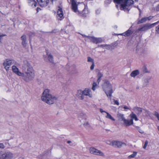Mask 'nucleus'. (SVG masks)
I'll list each match as a JSON object with an SVG mask.
<instances>
[{
    "instance_id": "nucleus-33",
    "label": "nucleus",
    "mask_w": 159,
    "mask_h": 159,
    "mask_svg": "<svg viewBox=\"0 0 159 159\" xmlns=\"http://www.w3.org/2000/svg\"><path fill=\"white\" fill-rule=\"evenodd\" d=\"M88 62H92V63H93V62H94V61H93V60L92 59V58H91L90 57H88Z\"/></svg>"
},
{
    "instance_id": "nucleus-23",
    "label": "nucleus",
    "mask_w": 159,
    "mask_h": 159,
    "mask_svg": "<svg viewBox=\"0 0 159 159\" xmlns=\"http://www.w3.org/2000/svg\"><path fill=\"white\" fill-rule=\"evenodd\" d=\"M47 54L48 56V58L49 61L52 63H53V56L50 54H48V52H47Z\"/></svg>"
},
{
    "instance_id": "nucleus-14",
    "label": "nucleus",
    "mask_w": 159,
    "mask_h": 159,
    "mask_svg": "<svg viewBox=\"0 0 159 159\" xmlns=\"http://www.w3.org/2000/svg\"><path fill=\"white\" fill-rule=\"evenodd\" d=\"M83 92L84 97V96H89L90 98H91L92 97V94L90 89L86 88L83 91Z\"/></svg>"
},
{
    "instance_id": "nucleus-45",
    "label": "nucleus",
    "mask_w": 159,
    "mask_h": 159,
    "mask_svg": "<svg viewBox=\"0 0 159 159\" xmlns=\"http://www.w3.org/2000/svg\"><path fill=\"white\" fill-rule=\"evenodd\" d=\"M72 70V71H74L75 70V66H71L70 68V70Z\"/></svg>"
},
{
    "instance_id": "nucleus-19",
    "label": "nucleus",
    "mask_w": 159,
    "mask_h": 159,
    "mask_svg": "<svg viewBox=\"0 0 159 159\" xmlns=\"http://www.w3.org/2000/svg\"><path fill=\"white\" fill-rule=\"evenodd\" d=\"M21 38L22 40V45L24 47H26L27 43L26 42V35H23L21 37Z\"/></svg>"
},
{
    "instance_id": "nucleus-9",
    "label": "nucleus",
    "mask_w": 159,
    "mask_h": 159,
    "mask_svg": "<svg viewBox=\"0 0 159 159\" xmlns=\"http://www.w3.org/2000/svg\"><path fill=\"white\" fill-rule=\"evenodd\" d=\"M90 152L92 154L97 155L104 156H105L103 152L94 147H91L89 149Z\"/></svg>"
},
{
    "instance_id": "nucleus-28",
    "label": "nucleus",
    "mask_w": 159,
    "mask_h": 159,
    "mask_svg": "<svg viewBox=\"0 0 159 159\" xmlns=\"http://www.w3.org/2000/svg\"><path fill=\"white\" fill-rule=\"evenodd\" d=\"M142 72L143 73H146L149 72L147 67L144 66L142 68Z\"/></svg>"
},
{
    "instance_id": "nucleus-20",
    "label": "nucleus",
    "mask_w": 159,
    "mask_h": 159,
    "mask_svg": "<svg viewBox=\"0 0 159 159\" xmlns=\"http://www.w3.org/2000/svg\"><path fill=\"white\" fill-rule=\"evenodd\" d=\"M58 16L60 18H63V12L62 9L60 7H59V9L57 12Z\"/></svg>"
},
{
    "instance_id": "nucleus-51",
    "label": "nucleus",
    "mask_w": 159,
    "mask_h": 159,
    "mask_svg": "<svg viewBox=\"0 0 159 159\" xmlns=\"http://www.w3.org/2000/svg\"><path fill=\"white\" fill-rule=\"evenodd\" d=\"M98 11V13H99L100 12V11L99 10H98L96 11V13H97V12Z\"/></svg>"
},
{
    "instance_id": "nucleus-30",
    "label": "nucleus",
    "mask_w": 159,
    "mask_h": 159,
    "mask_svg": "<svg viewBox=\"0 0 159 159\" xmlns=\"http://www.w3.org/2000/svg\"><path fill=\"white\" fill-rule=\"evenodd\" d=\"M137 154V152H134L132 154L129 155L128 157L129 158H134L135 157Z\"/></svg>"
},
{
    "instance_id": "nucleus-40",
    "label": "nucleus",
    "mask_w": 159,
    "mask_h": 159,
    "mask_svg": "<svg viewBox=\"0 0 159 159\" xmlns=\"http://www.w3.org/2000/svg\"><path fill=\"white\" fill-rule=\"evenodd\" d=\"M94 62H93V63H92V64L90 67V69L91 70H93L94 69Z\"/></svg>"
},
{
    "instance_id": "nucleus-57",
    "label": "nucleus",
    "mask_w": 159,
    "mask_h": 159,
    "mask_svg": "<svg viewBox=\"0 0 159 159\" xmlns=\"http://www.w3.org/2000/svg\"><path fill=\"white\" fill-rule=\"evenodd\" d=\"M87 12H86V14H87L88 13V11H87Z\"/></svg>"
},
{
    "instance_id": "nucleus-34",
    "label": "nucleus",
    "mask_w": 159,
    "mask_h": 159,
    "mask_svg": "<svg viewBox=\"0 0 159 159\" xmlns=\"http://www.w3.org/2000/svg\"><path fill=\"white\" fill-rule=\"evenodd\" d=\"M148 144V141H146L145 142L143 146V148L144 149H145L146 148V147L147 145Z\"/></svg>"
},
{
    "instance_id": "nucleus-5",
    "label": "nucleus",
    "mask_w": 159,
    "mask_h": 159,
    "mask_svg": "<svg viewBox=\"0 0 159 159\" xmlns=\"http://www.w3.org/2000/svg\"><path fill=\"white\" fill-rule=\"evenodd\" d=\"M159 23V21L152 24H150L149 23H147L146 24H143L141 25L138 29V31L139 32H145L149 29L154 27L157 24Z\"/></svg>"
},
{
    "instance_id": "nucleus-52",
    "label": "nucleus",
    "mask_w": 159,
    "mask_h": 159,
    "mask_svg": "<svg viewBox=\"0 0 159 159\" xmlns=\"http://www.w3.org/2000/svg\"><path fill=\"white\" fill-rule=\"evenodd\" d=\"M136 2H138V0H134Z\"/></svg>"
},
{
    "instance_id": "nucleus-2",
    "label": "nucleus",
    "mask_w": 159,
    "mask_h": 159,
    "mask_svg": "<svg viewBox=\"0 0 159 159\" xmlns=\"http://www.w3.org/2000/svg\"><path fill=\"white\" fill-rule=\"evenodd\" d=\"M42 101L48 104H53L57 99V98L52 95L50 93V90L48 89H45L41 97Z\"/></svg>"
},
{
    "instance_id": "nucleus-26",
    "label": "nucleus",
    "mask_w": 159,
    "mask_h": 159,
    "mask_svg": "<svg viewBox=\"0 0 159 159\" xmlns=\"http://www.w3.org/2000/svg\"><path fill=\"white\" fill-rule=\"evenodd\" d=\"M106 113L107 114V116L106 117V118L110 119L111 120L114 121L115 120V119L113 118L111 115L110 114L108 113L107 112H106Z\"/></svg>"
},
{
    "instance_id": "nucleus-31",
    "label": "nucleus",
    "mask_w": 159,
    "mask_h": 159,
    "mask_svg": "<svg viewBox=\"0 0 159 159\" xmlns=\"http://www.w3.org/2000/svg\"><path fill=\"white\" fill-rule=\"evenodd\" d=\"M153 115L157 117V119L159 121V114L157 112L155 111Z\"/></svg>"
},
{
    "instance_id": "nucleus-38",
    "label": "nucleus",
    "mask_w": 159,
    "mask_h": 159,
    "mask_svg": "<svg viewBox=\"0 0 159 159\" xmlns=\"http://www.w3.org/2000/svg\"><path fill=\"white\" fill-rule=\"evenodd\" d=\"M123 108L125 109L124 111H127V110H130V109L129 107H127L126 106H124V107Z\"/></svg>"
},
{
    "instance_id": "nucleus-53",
    "label": "nucleus",
    "mask_w": 159,
    "mask_h": 159,
    "mask_svg": "<svg viewBox=\"0 0 159 159\" xmlns=\"http://www.w3.org/2000/svg\"><path fill=\"white\" fill-rule=\"evenodd\" d=\"M116 7H118V5H116Z\"/></svg>"
},
{
    "instance_id": "nucleus-22",
    "label": "nucleus",
    "mask_w": 159,
    "mask_h": 159,
    "mask_svg": "<svg viewBox=\"0 0 159 159\" xmlns=\"http://www.w3.org/2000/svg\"><path fill=\"white\" fill-rule=\"evenodd\" d=\"M139 74V72L138 70H136L133 71L130 74V76L133 77H135L136 75Z\"/></svg>"
},
{
    "instance_id": "nucleus-54",
    "label": "nucleus",
    "mask_w": 159,
    "mask_h": 159,
    "mask_svg": "<svg viewBox=\"0 0 159 159\" xmlns=\"http://www.w3.org/2000/svg\"><path fill=\"white\" fill-rule=\"evenodd\" d=\"M114 27H115V28H117V26H115Z\"/></svg>"
},
{
    "instance_id": "nucleus-37",
    "label": "nucleus",
    "mask_w": 159,
    "mask_h": 159,
    "mask_svg": "<svg viewBox=\"0 0 159 159\" xmlns=\"http://www.w3.org/2000/svg\"><path fill=\"white\" fill-rule=\"evenodd\" d=\"M6 36V35L5 34H2V35H0V42H1L2 39V37Z\"/></svg>"
},
{
    "instance_id": "nucleus-47",
    "label": "nucleus",
    "mask_w": 159,
    "mask_h": 159,
    "mask_svg": "<svg viewBox=\"0 0 159 159\" xmlns=\"http://www.w3.org/2000/svg\"><path fill=\"white\" fill-rule=\"evenodd\" d=\"M100 112L101 113H102L103 112L106 113V111H103L102 109H101V108L100 109Z\"/></svg>"
},
{
    "instance_id": "nucleus-58",
    "label": "nucleus",
    "mask_w": 159,
    "mask_h": 159,
    "mask_svg": "<svg viewBox=\"0 0 159 159\" xmlns=\"http://www.w3.org/2000/svg\"><path fill=\"white\" fill-rule=\"evenodd\" d=\"M38 1V0H36V1Z\"/></svg>"
},
{
    "instance_id": "nucleus-3",
    "label": "nucleus",
    "mask_w": 159,
    "mask_h": 159,
    "mask_svg": "<svg viewBox=\"0 0 159 159\" xmlns=\"http://www.w3.org/2000/svg\"><path fill=\"white\" fill-rule=\"evenodd\" d=\"M102 87L107 97L111 99L112 94L113 92L111 84L109 81L106 80L102 84Z\"/></svg>"
},
{
    "instance_id": "nucleus-8",
    "label": "nucleus",
    "mask_w": 159,
    "mask_h": 159,
    "mask_svg": "<svg viewBox=\"0 0 159 159\" xmlns=\"http://www.w3.org/2000/svg\"><path fill=\"white\" fill-rule=\"evenodd\" d=\"M133 109L135 111L138 116L140 115L142 112L145 113V116H149L150 114L149 111L144 109L142 110L140 107H135L133 108Z\"/></svg>"
},
{
    "instance_id": "nucleus-7",
    "label": "nucleus",
    "mask_w": 159,
    "mask_h": 159,
    "mask_svg": "<svg viewBox=\"0 0 159 159\" xmlns=\"http://www.w3.org/2000/svg\"><path fill=\"white\" fill-rule=\"evenodd\" d=\"M15 62V60L13 59H7L4 61L3 63V65L4 68L7 71H8L10 68V67L12 64H14Z\"/></svg>"
},
{
    "instance_id": "nucleus-12",
    "label": "nucleus",
    "mask_w": 159,
    "mask_h": 159,
    "mask_svg": "<svg viewBox=\"0 0 159 159\" xmlns=\"http://www.w3.org/2000/svg\"><path fill=\"white\" fill-rule=\"evenodd\" d=\"M153 17V16H149V17H144L142 18L141 20H139L138 22V24H140L145 22L147 20H150Z\"/></svg>"
},
{
    "instance_id": "nucleus-10",
    "label": "nucleus",
    "mask_w": 159,
    "mask_h": 159,
    "mask_svg": "<svg viewBox=\"0 0 159 159\" xmlns=\"http://www.w3.org/2000/svg\"><path fill=\"white\" fill-rule=\"evenodd\" d=\"M82 35L83 37L88 38L92 42L95 43L97 44L98 43H100L102 41V39L100 38H96L93 36H87L83 34Z\"/></svg>"
},
{
    "instance_id": "nucleus-18",
    "label": "nucleus",
    "mask_w": 159,
    "mask_h": 159,
    "mask_svg": "<svg viewBox=\"0 0 159 159\" xmlns=\"http://www.w3.org/2000/svg\"><path fill=\"white\" fill-rule=\"evenodd\" d=\"M124 123L126 126H129L133 124V121L132 120H128L125 119L124 120Z\"/></svg>"
},
{
    "instance_id": "nucleus-21",
    "label": "nucleus",
    "mask_w": 159,
    "mask_h": 159,
    "mask_svg": "<svg viewBox=\"0 0 159 159\" xmlns=\"http://www.w3.org/2000/svg\"><path fill=\"white\" fill-rule=\"evenodd\" d=\"M129 116L131 118L130 120H133V119H134L135 121H137L138 120L136 115L134 114L133 112H132L131 114H130Z\"/></svg>"
},
{
    "instance_id": "nucleus-42",
    "label": "nucleus",
    "mask_w": 159,
    "mask_h": 159,
    "mask_svg": "<svg viewBox=\"0 0 159 159\" xmlns=\"http://www.w3.org/2000/svg\"><path fill=\"white\" fill-rule=\"evenodd\" d=\"M29 35L30 36V39L31 37L32 36H34V34L33 33H29Z\"/></svg>"
},
{
    "instance_id": "nucleus-55",
    "label": "nucleus",
    "mask_w": 159,
    "mask_h": 159,
    "mask_svg": "<svg viewBox=\"0 0 159 159\" xmlns=\"http://www.w3.org/2000/svg\"><path fill=\"white\" fill-rule=\"evenodd\" d=\"M157 128H158V130H159V126H158V127H157Z\"/></svg>"
},
{
    "instance_id": "nucleus-24",
    "label": "nucleus",
    "mask_w": 159,
    "mask_h": 159,
    "mask_svg": "<svg viewBox=\"0 0 159 159\" xmlns=\"http://www.w3.org/2000/svg\"><path fill=\"white\" fill-rule=\"evenodd\" d=\"M117 116L119 119L121 121H124V120L125 119L124 117V114L119 113L117 114Z\"/></svg>"
},
{
    "instance_id": "nucleus-11",
    "label": "nucleus",
    "mask_w": 159,
    "mask_h": 159,
    "mask_svg": "<svg viewBox=\"0 0 159 159\" xmlns=\"http://www.w3.org/2000/svg\"><path fill=\"white\" fill-rule=\"evenodd\" d=\"M110 144L111 145L113 146L118 148H121L123 145H126L125 143L117 141H113L110 143Z\"/></svg>"
},
{
    "instance_id": "nucleus-39",
    "label": "nucleus",
    "mask_w": 159,
    "mask_h": 159,
    "mask_svg": "<svg viewBox=\"0 0 159 159\" xmlns=\"http://www.w3.org/2000/svg\"><path fill=\"white\" fill-rule=\"evenodd\" d=\"M113 101L115 104H116L117 105H119V103L117 100L113 99Z\"/></svg>"
},
{
    "instance_id": "nucleus-13",
    "label": "nucleus",
    "mask_w": 159,
    "mask_h": 159,
    "mask_svg": "<svg viewBox=\"0 0 159 159\" xmlns=\"http://www.w3.org/2000/svg\"><path fill=\"white\" fill-rule=\"evenodd\" d=\"M71 8L72 10L76 12L78 11L77 5L76 2L75 0H71Z\"/></svg>"
},
{
    "instance_id": "nucleus-49",
    "label": "nucleus",
    "mask_w": 159,
    "mask_h": 159,
    "mask_svg": "<svg viewBox=\"0 0 159 159\" xmlns=\"http://www.w3.org/2000/svg\"><path fill=\"white\" fill-rule=\"evenodd\" d=\"M85 11V10L84 9L83 10V11H82V13H83V14H84V13H85L84 12Z\"/></svg>"
},
{
    "instance_id": "nucleus-36",
    "label": "nucleus",
    "mask_w": 159,
    "mask_h": 159,
    "mask_svg": "<svg viewBox=\"0 0 159 159\" xmlns=\"http://www.w3.org/2000/svg\"><path fill=\"white\" fill-rule=\"evenodd\" d=\"M5 148V146L3 143H0V148L4 149Z\"/></svg>"
},
{
    "instance_id": "nucleus-25",
    "label": "nucleus",
    "mask_w": 159,
    "mask_h": 159,
    "mask_svg": "<svg viewBox=\"0 0 159 159\" xmlns=\"http://www.w3.org/2000/svg\"><path fill=\"white\" fill-rule=\"evenodd\" d=\"M102 76L103 74H102V73L100 72H98L97 75L98 80L97 81V82L98 83H99L100 82L101 80V78L102 77Z\"/></svg>"
},
{
    "instance_id": "nucleus-48",
    "label": "nucleus",
    "mask_w": 159,
    "mask_h": 159,
    "mask_svg": "<svg viewBox=\"0 0 159 159\" xmlns=\"http://www.w3.org/2000/svg\"><path fill=\"white\" fill-rule=\"evenodd\" d=\"M108 45V47H106V48L107 49H110V47L109 45Z\"/></svg>"
},
{
    "instance_id": "nucleus-56",
    "label": "nucleus",
    "mask_w": 159,
    "mask_h": 159,
    "mask_svg": "<svg viewBox=\"0 0 159 159\" xmlns=\"http://www.w3.org/2000/svg\"><path fill=\"white\" fill-rule=\"evenodd\" d=\"M71 73H73V72H71Z\"/></svg>"
},
{
    "instance_id": "nucleus-32",
    "label": "nucleus",
    "mask_w": 159,
    "mask_h": 159,
    "mask_svg": "<svg viewBox=\"0 0 159 159\" xmlns=\"http://www.w3.org/2000/svg\"><path fill=\"white\" fill-rule=\"evenodd\" d=\"M97 86V84L96 82H94L93 84V87L92 88V89L94 91L95 89V88Z\"/></svg>"
},
{
    "instance_id": "nucleus-46",
    "label": "nucleus",
    "mask_w": 159,
    "mask_h": 159,
    "mask_svg": "<svg viewBox=\"0 0 159 159\" xmlns=\"http://www.w3.org/2000/svg\"><path fill=\"white\" fill-rule=\"evenodd\" d=\"M34 0H28V3L30 5V3H32V2H33Z\"/></svg>"
},
{
    "instance_id": "nucleus-16",
    "label": "nucleus",
    "mask_w": 159,
    "mask_h": 159,
    "mask_svg": "<svg viewBox=\"0 0 159 159\" xmlns=\"http://www.w3.org/2000/svg\"><path fill=\"white\" fill-rule=\"evenodd\" d=\"M76 95L80 100H83L84 98L83 91L81 90H78Z\"/></svg>"
},
{
    "instance_id": "nucleus-35",
    "label": "nucleus",
    "mask_w": 159,
    "mask_h": 159,
    "mask_svg": "<svg viewBox=\"0 0 159 159\" xmlns=\"http://www.w3.org/2000/svg\"><path fill=\"white\" fill-rule=\"evenodd\" d=\"M99 47H100L103 48L106 47H108V45L107 44H101L99 46Z\"/></svg>"
},
{
    "instance_id": "nucleus-1",
    "label": "nucleus",
    "mask_w": 159,
    "mask_h": 159,
    "mask_svg": "<svg viewBox=\"0 0 159 159\" xmlns=\"http://www.w3.org/2000/svg\"><path fill=\"white\" fill-rule=\"evenodd\" d=\"M22 71H19V69L15 66L12 67V71L19 76H21L25 81L28 82L32 80L35 77L34 71L30 64L27 61L23 62Z\"/></svg>"
},
{
    "instance_id": "nucleus-50",
    "label": "nucleus",
    "mask_w": 159,
    "mask_h": 159,
    "mask_svg": "<svg viewBox=\"0 0 159 159\" xmlns=\"http://www.w3.org/2000/svg\"><path fill=\"white\" fill-rule=\"evenodd\" d=\"M67 143H71V141H68L67 142Z\"/></svg>"
},
{
    "instance_id": "nucleus-41",
    "label": "nucleus",
    "mask_w": 159,
    "mask_h": 159,
    "mask_svg": "<svg viewBox=\"0 0 159 159\" xmlns=\"http://www.w3.org/2000/svg\"><path fill=\"white\" fill-rule=\"evenodd\" d=\"M156 30L157 33L159 34V25L156 27Z\"/></svg>"
},
{
    "instance_id": "nucleus-17",
    "label": "nucleus",
    "mask_w": 159,
    "mask_h": 159,
    "mask_svg": "<svg viewBox=\"0 0 159 159\" xmlns=\"http://www.w3.org/2000/svg\"><path fill=\"white\" fill-rule=\"evenodd\" d=\"M133 32L131 30V28H130L125 33L121 34V35L125 36H128L132 33Z\"/></svg>"
},
{
    "instance_id": "nucleus-29",
    "label": "nucleus",
    "mask_w": 159,
    "mask_h": 159,
    "mask_svg": "<svg viewBox=\"0 0 159 159\" xmlns=\"http://www.w3.org/2000/svg\"><path fill=\"white\" fill-rule=\"evenodd\" d=\"M135 129L136 130H138V131L141 134H143L144 133V132L143 130H142L138 126H135Z\"/></svg>"
},
{
    "instance_id": "nucleus-6",
    "label": "nucleus",
    "mask_w": 159,
    "mask_h": 159,
    "mask_svg": "<svg viewBox=\"0 0 159 159\" xmlns=\"http://www.w3.org/2000/svg\"><path fill=\"white\" fill-rule=\"evenodd\" d=\"M14 157V154L9 151L0 153V159H12Z\"/></svg>"
},
{
    "instance_id": "nucleus-43",
    "label": "nucleus",
    "mask_w": 159,
    "mask_h": 159,
    "mask_svg": "<svg viewBox=\"0 0 159 159\" xmlns=\"http://www.w3.org/2000/svg\"><path fill=\"white\" fill-rule=\"evenodd\" d=\"M111 0H106L105 1V3H106L109 4L111 3Z\"/></svg>"
},
{
    "instance_id": "nucleus-15",
    "label": "nucleus",
    "mask_w": 159,
    "mask_h": 159,
    "mask_svg": "<svg viewBox=\"0 0 159 159\" xmlns=\"http://www.w3.org/2000/svg\"><path fill=\"white\" fill-rule=\"evenodd\" d=\"M39 2L40 6L42 7L47 6L49 2V0H38L37 1Z\"/></svg>"
},
{
    "instance_id": "nucleus-44",
    "label": "nucleus",
    "mask_w": 159,
    "mask_h": 159,
    "mask_svg": "<svg viewBox=\"0 0 159 159\" xmlns=\"http://www.w3.org/2000/svg\"><path fill=\"white\" fill-rule=\"evenodd\" d=\"M156 10L157 11H159V4H158L156 7Z\"/></svg>"
},
{
    "instance_id": "nucleus-27",
    "label": "nucleus",
    "mask_w": 159,
    "mask_h": 159,
    "mask_svg": "<svg viewBox=\"0 0 159 159\" xmlns=\"http://www.w3.org/2000/svg\"><path fill=\"white\" fill-rule=\"evenodd\" d=\"M37 2L35 0H34L33 2L30 3L29 5L33 7H35L36 6Z\"/></svg>"
},
{
    "instance_id": "nucleus-4",
    "label": "nucleus",
    "mask_w": 159,
    "mask_h": 159,
    "mask_svg": "<svg viewBox=\"0 0 159 159\" xmlns=\"http://www.w3.org/2000/svg\"><path fill=\"white\" fill-rule=\"evenodd\" d=\"M114 2L120 4V7L123 10H126L128 11L130 9L129 8V6L133 4L134 2L132 0H113Z\"/></svg>"
}]
</instances>
